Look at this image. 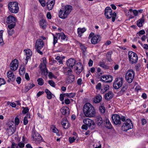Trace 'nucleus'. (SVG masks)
I'll return each instance as SVG.
<instances>
[{"label": "nucleus", "instance_id": "f257e3e1", "mask_svg": "<svg viewBox=\"0 0 148 148\" xmlns=\"http://www.w3.org/2000/svg\"><path fill=\"white\" fill-rule=\"evenodd\" d=\"M83 111L84 114L87 117H94L95 116V109L89 103H86L84 105Z\"/></svg>", "mask_w": 148, "mask_h": 148}, {"label": "nucleus", "instance_id": "f03ea898", "mask_svg": "<svg viewBox=\"0 0 148 148\" xmlns=\"http://www.w3.org/2000/svg\"><path fill=\"white\" fill-rule=\"evenodd\" d=\"M72 9V7L70 5L65 6L63 8H62L59 11V17L62 19L66 18L71 12Z\"/></svg>", "mask_w": 148, "mask_h": 148}, {"label": "nucleus", "instance_id": "7ed1b4c3", "mask_svg": "<svg viewBox=\"0 0 148 148\" xmlns=\"http://www.w3.org/2000/svg\"><path fill=\"white\" fill-rule=\"evenodd\" d=\"M121 120L122 121L124 122L121 127L122 130L124 131H127L132 128L133 124L130 119H127L125 120V117L124 116H122L121 117Z\"/></svg>", "mask_w": 148, "mask_h": 148}, {"label": "nucleus", "instance_id": "20e7f679", "mask_svg": "<svg viewBox=\"0 0 148 148\" xmlns=\"http://www.w3.org/2000/svg\"><path fill=\"white\" fill-rule=\"evenodd\" d=\"M104 14L106 18H110L112 17V21L114 22L115 20L116 13L114 12L112 13V11L110 7H106L105 10Z\"/></svg>", "mask_w": 148, "mask_h": 148}, {"label": "nucleus", "instance_id": "39448f33", "mask_svg": "<svg viewBox=\"0 0 148 148\" xmlns=\"http://www.w3.org/2000/svg\"><path fill=\"white\" fill-rule=\"evenodd\" d=\"M129 62L131 64L136 63L138 61V56L136 53L132 51L128 52Z\"/></svg>", "mask_w": 148, "mask_h": 148}, {"label": "nucleus", "instance_id": "423d86ee", "mask_svg": "<svg viewBox=\"0 0 148 148\" xmlns=\"http://www.w3.org/2000/svg\"><path fill=\"white\" fill-rule=\"evenodd\" d=\"M8 6L9 9L11 12L16 13L18 12L19 8L17 3L10 2Z\"/></svg>", "mask_w": 148, "mask_h": 148}, {"label": "nucleus", "instance_id": "0eeeda50", "mask_svg": "<svg viewBox=\"0 0 148 148\" xmlns=\"http://www.w3.org/2000/svg\"><path fill=\"white\" fill-rule=\"evenodd\" d=\"M134 76V72L132 70H128L125 75L126 81L129 83H132Z\"/></svg>", "mask_w": 148, "mask_h": 148}, {"label": "nucleus", "instance_id": "6e6552de", "mask_svg": "<svg viewBox=\"0 0 148 148\" xmlns=\"http://www.w3.org/2000/svg\"><path fill=\"white\" fill-rule=\"evenodd\" d=\"M44 45V42L41 39H38L36 41L35 48L37 52L41 55H42V52L40 51Z\"/></svg>", "mask_w": 148, "mask_h": 148}, {"label": "nucleus", "instance_id": "1a4fd4ad", "mask_svg": "<svg viewBox=\"0 0 148 148\" xmlns=\"http://www.w3.org/2000/svg\"><path fill=\"white\" fill-rule=\"evenodd\" d=\"M123 79L122 77H118L116 78L113 84L114 88L116 89H119L122 85Z\"/></svg>", "mask_w": 148, "mask_h": 148}, {"label": "nucleus", "instance_id": "9d476101", "mask_svg": "<svg viewBox=\"0 0 148 148\" xmlns=\"http://www.w3.org/2000/svg\"><path fill=\"white\" fill-rule=\"evenodd\" d=\"M32 137L33 140L38 142L40 141L42 139V138L40 135L33 129L32 131Z\"/></svg>", "mask_w": 148, "mask_h": 148}, {"label": "nucleus", "instance_id": "9b49d317", "mask_svg": "<svg viewBox=\"0 0 148 148\" xmlns=\"http://www.w3.org/2000/svg\"><path fill=\"white\" fill-rule=\"evenodd\" d=\"M10 69L13 71H15L18 68V61L16 59L12 60L10 64Z\"/></svg>", "mask_w": 148, "mask_h": 148}, {"label": "nucleus", "instance_id": "f8f14e48", "mask_svg": "<svg viewBox=\"0 0 148 148\" xmlns=\"http://www.w3.org/2000/svg\"><path fill=\"white\" fill-rule=\"evenodd\" d=\"M100 81L106 83H110L113 80V77L110 75H103L101 77Z\"/></svg>", "mask_w": 148, "mask_h": 148}, {"label": "nucleus", "instance_id": "ddd939ff", "mask_svg": "<svg viewBox=\"0 0 148 148\" xmlns=\"http://www.w3.org/2000/svg\"><path fill=\"white\" fill-rule=\"evenodd\" d=\"M112 121L115 124H120L121 123V118L119 116L118 114H114L111 117Z\"/></svg>", "mask_w": 148, "mask_h": 148}, {"label": "nucleus", "instance_id": "4468645a", "mask_svg": "<svg viewBox=\"0 0 148 148\" xmlns=\"http://www.w3.org/2000/svg\"><path fill=\"white\" fill-rule=\"evenodd\" d=\"M75 67V69L77 71L76 73L77 75H79L83 69L82 64L80 62L77 63Z\"/></svg>", "mask_w": 148, "mask_h": 148}, {"label": "nucleus", "instance_id": "2eb2a0df", "mask_svg": "<svg viewBox=\"0 0 148 148\" xmlns=\"http://www.w3.org/2000/svg\"><path fill=\"white\" fill-rule=\"evenodd\" d=\"M24 51L25 52L26 57L25 59V64H27L29 59L31 57L32 55V52L30 49H27V50H24Z\"/></svg>", "mask_w": 148, "mask_h": 148}, {"label": "nucleus", "instance_id": "dca6fc26", "mask_svg": "<svg viewBox=\"0 0 148 148\" xmlns=\"http://www.w3.org/2000/svg\"><path fill=\"white\" fill-rule=\"evenodd\" d=\"M101 40L100 35H97L93 36L91 39V43L95 44L99 42Z\"/></svg>", "mask_w": 148, "mask_h": 148}, {"label": "nucleus", "instance_id": "f3484780", "mask_svg": "<svg viewBox=\"0 0 148 148\" xmlns=\"http://www.w3.org/2000/svg\"><path fill=\"white\" fill-rule=\"evenodd\" d=\"M40 69H41L42 74L46 75L48 74V70L46 67V65L40 64Z\"/></svg>", "mask_w": 148, "mask_h": 148}, {"label": "nucleus", "instance_id": "a211bd4d", "mask_svg": "<svg viewBox=\"0 0 148 148\" xmlns=\"http://www.w3.org/2000/svg\"><path fill=\"white\" fill-rule=\"evenodd\" d=\"M75 77L74 75L71 74L67 77L65 80L66 83L68 84L72 83L75 80Z\"/></svg>", "mask_w": 148, "mask_h": 148}, {"label": "nucleus", "instance_id": "6ab92c4d", "mask_svg": "<svg viewBox=\"0 0 148 148\" xmlns=\"http://www.w3.org/2000/svg\"><path fill=\"white\" fill-rule=\"evenodd\" d=\"M6 21L8 24H16V20L14 16L10 15L7 18Z\"/></svg>", "mask_w": 148, "mask_h": 148}, {"label": "nucleus", "instance_id": "aec40b11", "mask_svg": "<svg viewBox=\"0 0 148 148\" xmlns=\"http://www.w3.org/2000/svg\"><path fill=\"white\" fill-rule=\"evenodd\" d=\"M76 62V60L75 59L70 58L67 60L66 63L68 66L72 68Z\"/></svg>", "mask_w": 148, "mask_h": 148}, {"label": "nucleus", "instance_id": "412c9836", "mask_svg": "<svg viewBox=\"0 0 148 148\" xmlns=\"http://www.w3.org/2000/svg\"><path fill=\"white\" fill-rule=\"evenodd\" d=\"M83 122L84 123L87 125L89 127H90L92 125H94L95 123L92 120L87 118L84 119Z\"/></svg>", "mask_w": 148, "mask_h": 148}, {"label": "nucleus", "instance_id": "4be33fe9", "mask_svg": "<svg viewBox=\"0 0 148 148\" xmlns=\"http://www.w3.org/2000/svg\"><path fill=\"white\" fill-rule=\"evenodd\" d=\"M47 3L48 9L49 10H51L54 6L55 0H48Z\"/></svg>", "mask_w": 148, "mask_h": 148}, {"label": "nucleus", "instance_id": "5701e85b", "mask_svg": "<svg viewBox=\"0 0 148 148\" xmlns=\"http://www.w3.org/2000/svg\"><path fill=\"white\" fill-rule=\"evenodd\" d=\"M61 124L65 129L68 128L70 126L69 123L66 118L63 119Z\"/></svg>", "mask_w": 148, "mask_h": 148}, {"label": "nucleus", "instance_id": "b1692460", "mask_svg": "<svg viewBox=\"0 0 148 148\" xmlns=\"http://www.w3.org/2000/svg\"><path fill=\"white\" fill-rule=\"evenodd\" d=\"M62 114L66 116L69 114V108L66 107H64L62 108L60 110Z\"/></svg>", "mask_w": 148, "mask_h": 148}, {"label": "nucleus", "instance_id": "393cba45", "mask_svg": "<svg viewBox=\"0 0 148 148\" xmlns=\"http://www.w3.org/2000/svg\"><path fill=\"white\" fill-rule=\"evenodd\" d=\"M7 76L9 79L12 81L15 80L16 77L13 72L11 71H8L7 74Z\"/></svg>", "mask_w": 148, "mask_h": 148}, {"label": "nucleus", "instance_id": "a878e982", "mask_svg": "<svg viewBox=\"0 0 148 148\" xmlns=\"http://www.w3.org/2000/svg\"><path fill=\"white\" fill-rule=\"evenodd\" d=\"M35 86V85L33 83H28L26 85L25 87V92H27L29 90L34 87Z\"/></svg>", "mask_w": 148, "mask_h": 148}, {"label": "nucleus", "instance_id": "bb28decb", "mask_svg": "<svg viewBox=\"0 0 148 148\" xmlns=\"http://www.w3.org/2000/svg\"><path fill=\"white\" fill-rule=\"evenodd\" d=\"M63 71L64 74H66V75H67L68 76L72 74V71L69 68L63 67Z\"/></svg>", "mask_w": 148, "mask_h": 148}, {"label": "nucleus", "instance_id": "cd10ccee", "mask_svg": "<svg viewBox=\"0 0 148 148\" xmlns=\"http://www.w3.org/2000/svg\"><path fill=\"white\" fill-rule=\"evenodd\" d=\"M113 97V92L111 91H109L105 95V99L107 100H109L110 99H112Z\"/></svg>", "mask_w": 148, "mask_h": 148}, {"label": "nucleus", "instance_id": "c85d7f7f", "mask_svg": "<svg viewBox=\"0 0 148 148\" xmlns=\"http://www.w3.org/2000/svg\"><path fill=\"white\" fill-rule=\"evenodd\" d=\"M101 97L100 94H98L93 99V102L95 103H99L101 100Z\"/></svg>", "mask_w": 148, "mask_h": 148}, {"label": "nucleus", "instance_id": "c756f323", "mask_svg": "<svg viewBox=\"0 0 148 148\" xmlns=\"http://www.w3.org/2000/svg\"><path fill=\"white\" fill-rule=\"evenodd\" d=\"M104 122L106 127L109 129H110L111 128L112 126L108 118H106Z\"/></svg>", "mask_w": 148, "mask_h": 148}, {"label": "nucleus", "instance_id": "7c9ffc66", "mask_svg": "<svg viewBox=\"0 0 148 148\" xmlns=\"http://www.w3.org/2000/svg\"><path fill=\"white\" fill-rule=\"evenodd\" d=\"M96 122L98 125H101L103 123V120L102 118L99 116H97L96 118Z\"/></svg>", "mask_w": 148, "mask_h": 148}, {"label": "nucleus", "instance_id": "2f4dec72", "mask_svg": "<svg viewBox=\"0 0 148 148\" xmlns=\"http://www.w3.org/2000/svg\"><path fill=\"white\" fill-rule=\"evenodd\" d=\"M40 25L42 29H45L47 26L46 22L44 19H41L40 22Z\"/></svg>", "mask_w": 148, "mask_h": 148}, {"label": "nucleus", "instance_id": "473e14b6", "mask_svg": "<svg viewBox=\"0 0 148 148\" xmlns=\"http://www.w3.org/2000/svg\"><path fill=\"white\" fill-rule=\"evenodd\" d=\"M30 118V115L29 113H28L24 117L23 120V124L24 125H26L27 124L28 121V119Z\"/></svg>", "mask_w": 148, "mask_h": 148}, {"label": "nucleus", "instance_id": "72a5a7b5", "mask_svg": "<svg viewBox=\"0 0 148 148\" xmlns=\"http://www.w3.org/2000/svg\"><path fill=\"white\" fill-rule=\"evenodd\" d=\"M14 122L12 121H9L6 124V129H10L11 128H15L14 125Z\"/></svg>", "mask_w": 148, "mask_h": 148}, {"label": "nucleus", "instance_id": "f704fd0d", "mask_svg": "<svg viewBox=\"0 0 148 148\" xmlns=\"http://www.w3.org/2000/svg\"><path fill=\"white\" fill-rule=\"evenodd\" d=\"M112 53V51H109L106 54V59L109 62H111L112 61L111 58Z\"/></svg>", "mask_w": 148, "mask_h": 148}, {"label": "nucleus", "instance_id": "c9c22d12", "mask_svg": "<svg viewBox=\"0 0 148 148\" xmlns=\"http://www.w3.org/2000/svg\"><path fill=\"white\" fill-rule=\"evenodd\" d=\"M45 92L47 94V98L48 99H51L52 98L53 95L51 92L48 89H46L45 90Z\"/></svg>", "mask_w": 148, "mask_h": 148}, {"label": "nucleus", "instance_id": "e433bc0d", "mask_svg": "<svg viewBox=\"0 0 148 148\" xmlns=\"http://www.w3.org/2000/svg\"><path fill=\"white\" fill-rule=\"evenodd\" d=\"M15 128H11L10 129H6L8 135L11 136L12 135L15 131Z\"/></svg>", "mask_w": 148, "mask_h": 148}, {"label": "nucleus", "instance_id": "4c0bfd02", "mask_svg": "<svg viewBox=\"0 0 148 148\" xmlns=\"http://www.w3.org/2000/svg\"><path fill=\"white\" fill-rule=\"evenodd\" d=\"M56 36L57 37H58V38H59L60 37H61V38L62 40H64L66 38V36L64 34V33H58L56 34Z\"/></svg>", "mask_w": 148, "mask_h": 148}, {"label": "nucleus", "instance_id": "58836bf2", "mask_svg": "<svg viewBox=\"0 0 148 148\" xmlns=\"http://www.w3.org/2000/svg\"><path fill=\"white\" fill-rule=\"evenodd\" d=\"M144 22V19L142 18L141 19H139L137 22V25L139 27H141L142 26L143 23Z\"/></svg>", "mask_w": 148, "mask_h": 148}, {"label": "nucleus", "instance_id": "ea45409f", "mask_svg": "<svg viewBox=\"0 0 148 148\" xmlns=\"http://www.w3.org/2000/svg\"><path fill=\"white\" fill-rule=\"evenodd\" d=\"M86 29L84 28H78L77 29V33L79 36H81L82 34L86 31Z\"/></svg>", "mask_w": 148, "mask_h": 148}, {"label": "nucleus", "instance_id": "a19ab883", "mask_svg": "<svg viewBox=\"0 0 148 148\" xmlns=\"http://www.w3.org/2000/svg\"><path fill=\"white\" fill-rule=\"evenodd\" d=\"M99 66L104 69H108L109 67L106 65L105 63L103 62H99Z\"/></svg>", "mask_w": 148, "mask_h": 148}, {"label": "nucleus", "instance_id": "79ce46f5", "mask_svg": "<svg viewBox=\"0 0 148 148\" xmlns=\"http://www.w3.org/2000/svg\"><path fill=\"white\" fill-rule=\"evenodd\" d=\"M64 95L65 96H66V97H68L73 98L75 96V93H64Z\"/></svg>", "mask_w": 148, "mask_h": 148}, {"label": "nucleus", "instance_id": "37998d69", "mask_svg": "<svg viewBox=\"0 0 148 148\" xmlns=\"http://www.w3.org/2000/svg\"><path fill=\"white\" fill-rule=\"evenodd\" d=\"M80 48L83 51V53L84 55L86 51V47L84 45L81 44L80 46Z\"/></svg>", "mask_w": 148, "mask_h": 148}, {"label": "nucleus", "instance_id": "c03bdc74", "mask_svg": "<svg viewBox=\"0 0 148 148\" xmlns=\"http://www.w3.org/2000/svg\"><path fill=\"white\" fill-rule=\"evenodd\" d=\"M3 31L2 30L0 31V44L3 45V42L2 38L3 33Z\"/></svg>", "mask_w": 148, "mask_h": 148}, {"label": "nucleus", "instance_id": "a18cd8bd", "mask_svg": "<svg viewBox=\"0 0 148 148\" xmlns=\"http://www.w3.org/2000/svg\"><path fill=\"white\" fill-rule=\"evenodd\" d=\"M103 89H101V91H103V92L104 93L106 91L108 90L109 88V86L108 85H105L103 86Z\"/></svg>", "mask_w": 148, "mask_h": 148}, {"label": "nucleus", "instance_id": "49530a36", "mask_svg": "<svg viewBox=\"0 0 148 148\" xmlns=\"http://www.w3.org/2000/svg\"><path fill=\"white\" fill-rule=\"evenodd\" d=\"M25 69L24 67L23 66H21L20 67L19 70L20 73L21 74H24L25 72Z\"/></svg>", "mask_w": 148, "mask_h": 148}, {"label": "nucleus", "instance_id": "de8ad7c7", "mask_svg": "<svg viewBox=\"0 0 148 148\" xmlns=\"http://www.w3.org/2000/svg\"><path fill=\"white\" fill-rule=\"evenodd\" d=\"M22 108L23 109L22 111V113L23 114H25L27 113L28 112L29 110L27 107H23Z\"/></svg>", "mask_w": 148, "mask_h": 148}, {"label": "nucleus", "instance_id": "09e8293b", "mask_svg": "<svg viewBox=\"0 0 148 148\" xmlns=\"http://www.w3.org/2000/svg\"><path fill=\"white\" fill-rule=\"evenodd\" d=\"M38 82V84L42 86L44 84L43 80L42 78H39L37 80Z\"/></svg>", "mask_w": 148, "mask_h": 148}, {"label": "nucleus", "instance_id": "8fccbe9b", "mask_svg": "<svg viewBox=\"0 0 148 148\" xmlns=\"http://www.w3.org/2000/svg\"><path fill=\"white\" fill-rule=\"evenodd\" d=\"M129 11L130 12V13L132 12H133L134 15L136 16L138 15L137 10H133L132 9H129Z\"/></svg>", "mask_w": 148, "mask_h": 148}, {"label": "nucleus", "instance_id": "3c124183", "mask_svg": "<svg viewBox=\"0 0 148 148\" xmlns=\"http://www.w3.org/2000/svg\"><path fill=\"white\" fill-rule=\"evenodd\" d=\"M99 110L101 113H104L105 111V108L104 106H100L99 107Z\"/></svg>", "mask_w": 148, "mask_h": 148}, {"label": "nucleus", "instance_id": "603ef678", "mask_svg": "<svg viewBox=\"0 0 148 148\" xmlns=\"http://www.w3.org/2000/svg\"><path fill=\"white\" fill-rule=\"evenodd\" d=\"M8 27L9 29H12L14 28L16 25V24H9Z\"/></svg>", "mask_w": 148, "mask_h": 148}, {"label": "nucleus", "instance_id": "864d4df0", "mask_svg": "<svg viewBox=\"0 0 148 148\" xmlns=\"http://www.w3.org/2000/svg\"><path fill=\"white\" fill-rule=\"evenodd\" d=\"M48 83L50 85L53 87H55V82L52 80L48 81Z\"/></svg>", "mask_w": 148, "mask_h": 148}, {"label": "nucleus", "instance_id": "5fc2aeb1", "mask_svg": "<svg viewBox=\"0 0 148 148\" xmlns=\"http://www.w3.org/2000/svg\"><path fill=\"white\" fill-rule=\"evenodd\" d=\"M8 35L10 36H11L14 33V30L12 29H8Z\"/></svg>", "mask_w": 148, "mask_h": 148}, {"label": "nucleus", "instance_id": "6e6d98bb", "mask_svg": "<svg viewBox=\"0 0 148 148\" xmlns=\"http://www.w3.org/2000/svg\"><path fill=\"white\" fill-rule=\"evenodd\" d=\"M5 83L6 82L3 79L0 78V86L2 85L5 84Z\"/></svg>", "mask_w": 148, "mask_h": 148}, {"label": "nucleus", "instance_id": "4d7b16f0", "mask_svg": "<svg viewBox=\"0 0 148 148\" xmlns=\"http://www.w3.org/2000/svg\"><path fill=\"white\" fill-rule=\"evenodd\" d=\"M101 84L100 83H99L96 86V88L97 90H100L101 89Z\"/></svg>", "mask_w": 148, "mask_h": 148}, {"label": "nucleus", "instance_id": "13d9d810", "mask_svg": "<svg viewBox=\"0 0 148 148\" xmlns=\"http://www.w3.org/2000/svg\"><path fill=\"white\" fill-rule=\"evenodd\" d=\"M53 44L54 45L57 42L58 38V37H56V35L55 36L54 35H53Z\"/></svg>", "mask_w": 148, "mask_h": 148}, {"label": "nucleus", "instance_id": "bf43d9fd", "mask_svg": "<svg viewBox=\"0 0 148 148\" xmlns=\"http://www.w3.org/2000/svg\"><path fill=\"white\" fill-rule=\"evenodd\" d=\"M128 88V86L127 85L124 86L122 88L121 91L122 92H123L127 89Z\"/></svg>", "mask_w": 148, "mask_h": 148}, {"label": "nucleus", "instance_id": "052dcab7", "mask_svg": "<svg viewBox=\"0 0 148 148\" xmlns=\"http://www.w3.org/2000/svg\"><path fill=\"white\" fill-rule=\"evenodd\" d=\"M145 32L144 30H142L138 32L137 33V35H138L139 36H140L141 35H143L145 34Z\"/></svg>", "mask_w": 148, "mask_h": 148}, {"label": "nucleus", "instance_id": "680f3d73", "mask_svg": "<svg viewBox=\"0 0 148 148\" xmlns=\"http://www.w3.org/2000/svg\"><path fill=\"white\" fill-rule=\"evenodd\" d=\"M51 128L52 129V132L54 133H58V131L57 129L54 127L53 126H52L51 127Z\"/></svg>", "mask_w": 148, "mask_h": 148}, {"label": "nucleus", "instance_id": "e2e57ef3", "mask_svg": "<svg viewBox=\"0 0 148 148\" xmlns=\"http://www.w3.org/2000/svg\"><path fill=\"white\" fill-rule=\"evenodd\" d=\"M14 121L15 124L16 125H18L19 123V120L17 116L15 117Z\"/></svg>", "mask_w": 148, "mask_h": 148}, {"label": "nucleus", "instance_id": "0e129e2a", "mask_svg": "<svg viewBox=\"0 0 148 148\" xmlns=\"http://www.w3.org/2000/svg\"><path fill=\"white\" fill-rule=\"evenodd\" d=\"M75 139L76 138L74 137H70L69 138V141L70 143H72L74 141Z\"/></svg>", "mask_w": 148, "mask_h": 148}, {"label": "nucleus", "instance_id": "69168bd1", "mask_svg": "<svg viewBox=\"0 0 148 148\" xmlns=\"http://www.w3.org/2000/svg\"><path fill=\"white\" fill-rule=\"evenodd\" d=\"M39 1L42 6L45 7V3L44 0H39Z\"/></svg>", "mask_w": 148, "mask_h": 148}, {"label": "nucleus", "instance_id": "338daca9", "mask_svg": "<svg viewBox=\"0 0 148 148\" xmlns=\"http://www.w3.org/2000/svg\"><path fill=\"white\" fill-rule=\"evenodd\" d=\"M15 147L18 148V145H17V144L15 143L14 142H12L11 145V148H14Z\"/></svg>", "mask_w": 148, "mask_h": 148}, {"label": "nucleus", "instance_id": "774afa93", "mask_svg": "<svg viewBox=\"0 0 148 148\" xmlns=\"http://www.w3.org/2000/svg\"><path fill=\"white\" fill-rule=\"evenodd\" d=\"M140 64H137L135 66V68L136 70L137 71H139L140 69Z\"/></svg>", "mask_w": 148, "mask_h": 148}]
</instances>
